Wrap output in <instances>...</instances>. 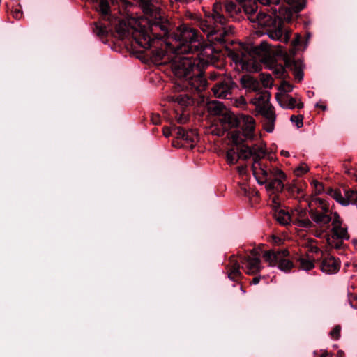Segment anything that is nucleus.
<instances>
[{
  "label": "nucleus",
  "instance_id": "obj_1",
  "mask_svg": "<svg viewBox=\"0 0 357 357\" xmlns=\"http://www.w3.org/2000/svg\"><path fill=\"white\" fill-rule=\"evenodd\" d=\"M212 13L199 22L201 30L207 35L211 42L222 43L225 37L231 33V29L226 27L227 17L239 21L243 17L240 2H216L213 4Z\"/></svg>",
  "mask_w": 357,
  "mask_h": 357
},
{
  "label": "nucleus",
  "instance_id": "obj_2",
  "mask_svg": "<svg viewBox=\"0 0 357 357\" xmlns=\"http://www.w3.org/2000/svg\"><path fill=\"white\" fill-rule=\"evenodd\" d=\"M143 22L145 24H142L140 22L137 27H130L124 20H119L116 31L122 38L131 35L135 44L144 50L153 46L156 39L168 36L167 24L163 23L160 18L152 22L145 20Z\"/></svg>",
  "mask_w": 357,
  "mask_h": 357
},
{
  "label": "nucleus",
  "instance_id": "obj_3",
  "mask_svg": "<svg viewBox=\"0 0 357 357\" xmlns=\"http://www.w3.org/2000/svg\"><path fill=\"white\" fill-rule=\"evenodd\" d=\"M250 149L253 158L252 169L258 183L266 184V189L268 191L281 192L284 188L285 174L270 162L260 161L266 155V149L263 144H255L250 146Z\"/></svg>",
  "mask_w": 357,
  "mask_h": 357
},
{
  "label": "nucleus",
  "instance_id": "obj_4",
  "mask_svg": "<svg viewBox=\"0 0 357 357\" xmlns=\"http://www.w3.org/2000/svg\"><path fill=\"white\" fill-rule=\"evenodd\" d=\"M271 9V13L260 11L255 17L250 16L249 20L265 28L271 39L287 43L290 40L291 33L284 31L282 17L285 20H290L294 11L290 8H282L281 6L278 8L274 7Z\"/></svg>",
  "mask_w": 357,
  "mask_h": 357
},
{
  "label": "nucleus",
  "instance_id": "obj_5",
  "mask_svg": "<svg viewBox=\"0 0 357 357\" xmlns=\"http://www.w3.org/2000/svg\"><path fill=\"white\" fill-rule=\"evenodd\" d=\"M206 38L211 44L204 45L201 40V46L198 51H194L193 53H197L196 56L178 57L173 61L172 68L175 75L179 77L191 78L190 73L195 68L199 71L204 66L213 63L218 59V52L212 45L222 44V43L211 42L207 36ZM225 42V40L222 43Z\"/></svg>",
  "mask_w": 357,
  "mask_h": 357
},
{
  "label": "nucleus",
  "instance_id": "obj_6",
  "mask_svg": "<svg viewBox=\"0 0 357 357\" xmlns=\"http://www.w3.org/2000/svg\"><path fill=\"white\" fill-rule=\"evenodd\" d=\"M270 45L262 41L259 45L252 46L250 44H240L231 50L229 56L235 63L236 67L242 70L252 72L259 68V56H266L271 53Z\"/></svg>",
  "mask_w": 357,
  "mask_h": 357
},
{
  "label": "nucleus",
  "instance_id": "obj_7",
  "mask_svg": "<svg viewBox=\"0 0 357 357\" xmlns=\"http://www.w3.org/2000/svg\"><path fill=\"white\" fill-rule=\"evenodd\" d=\"M173 37L178 44L174 47L176 58L180 54H193L194 51H198L201 46L202 37L192 27L183 24L176 29ZM174 59V61H175Z\"/></svg>",
  "mask_w": 357,
  "mask_h": 357
},
{
  "label": "nucleus",
  "instance_id": "obj_8",
  "mask_svg": "<svg viewBox=\"0 0 357 357\" xmlns=\"http://www.w3.org/2000/svg\"><path fill=\"white\" fill-rule=\"evenodd\" d=\"M271 94L268 91L256 93L250 100L256 107V111L264 118V127L268 132H273L274 129L276 116L273 107L271 105Z\"/></svg>",
  "mask_w": 357,
  "mask_h": 357
},
{
  "label": "nucleus",
  "instance_id": "obj_9",
  "mask_svg": "<svg viewBox=\"0 0 357 357\" xmlns=\"http://www.w3.org/2000/svg\"><path fill=\"white\" fill-rule=\"evenodd\" d=\"M313 222L312 233L314 236L319 238H325L330 232L333 221L338 213L331 211H318L311 209L309 212Z\"/></svg>",
  "mask_w": 357,
  "mask_h": 357
},
{
  "label": "nucleus",
  "instance_id": "obj_10",
  "mask_svg": "<svg viewBox=\"0 0 357 357\" xmlns=\"http://www.w3.org/2000/svg\"><path fill=\"white\" fill-rule=\"evenodd\" d=\"M349 238L348 227L338 213L333 221L330 232L324 239L331 248L340 250L344 248V241L349 240Z\"/></svg>",
  "mask_w": 357,
  "mask_h": 357
},
{
  "label": "nucleus",
  "instance_id": "obj_11",
  "mask_svg": "<svg viewBox=\"0 0 357 357\" xmlns=\"http://www.w3.org/2000/svg\"><path fill=\"white\" fill-rule=\"evenodd\" d=\"M264 261L269 266L277 267L282 271L289 272L294 267L288 250H269L263 254Z\"/></svg>",
  "mask_w": 357,
  "mask_h": 357
},
{
  "label": "nucleus",
  "instance_id": "obj_12",
  "mask_svg": "<svg viewBox=\"0 0 357 357\" xmlns=\"http://www.w3.org/2000/svg\"><path fill=\"white\" fill-rule=\"evenodd\" d=\"M163 135L166 137L174 136L176 140H180L178 144L183 146L192 149L198 141V135L196 130H185L181 127H164L162 129Z\"/></svg>",
  "mask_w": 357,
  "mask_h": 357
},
{
  "label": "nucleus",
  "instance_id": "obj_13",
  "mask_svg": "<svg viewBox=\"0 0 357 357\" xmlns=\"http://www.w3.org/2000/svg\"><path fill=\"white\" fill-rule=\"evenodd\" d=\"M238 126L241 127L242 133L240 132H234L231 133L232 141L235 144H239L244 139H251L254 137V131L255 128V121L254 119L249 115H240V122Z\"/></svg>",
  "mask_w": 357,
  "mask_h": 357
},
{
  "label": "nucleus",
  "instance_id": "obj_14",
  "mask_svg": "<svg viewBox=\"0 0 357 357\" xmlns=\"http://www.w3.org/2000/svg\"><path fill=\"white\" fill-rule=\"evenodd\" d=\"M236 86V83L233 81L232 77L229 75L221 77L213 86L211 91L215 98L229 99Z\"/></svg>",
  "mask_w": 357,
  "mask_h": 357
},
{
  "label": "nucleus",
  "instance_id": "obj_15",
  "mask_svg": "<svg viewBox=\"0 0 357 357\" xmlns=\"http://www.w3.org/2000/svg\"><path fill=\"white\" fill-rule=\"evenodd\" d=\"M326 193L342 206L357 204V191L355 190H344L343 193L339 189L329 188Z\"/></svg>",
  "mask_w": 357,
  "mask_h": 357
},
{
  "label": "nucleus",
  "instance_id": "obj_16",
  "mask_svg": "<svg viewBox=\"0 0 357 357\" xmlns=\"http://www.w3.org/2000/svg\"><path fill=\"white\" fill-rule=\"evenodd\" d=\"M242 268L246 274L255 275L258 273L261 268V261L257 253L251 252L250 254L241 257Z\"/></svg>",
  "mask_w": 357,
  "mask_h": 357
},
{
  "label": "nucleus",
  "instance_id": "obj_17",
  "mask_svg": "<svg viewBox=\"0 0 357 357\" xmlns=\"http://www.w3.org/2000/svg\"><path fill=\"white\" fill-rule=\"evenodd\" d=\"M222 130L215 132L217 135H222L229 129L238 126L240 122V116H236L232 112H225L218 117Z\"/></svg>",
  "mask_w": 357,
  "mask_h": 357
},
{
  "label": "nucleus",
  "instance_id": "obj_18",
  "mask_svg": "<svg viewBox=\"0 0 357 357\" xmlns=\"http://www.w3.org/2000/svg\"><path fill=\"white\" fill-rule=\"evenodd\" d=\"M340 267V261L333 256L324 258L321 264V269L328 274L337 273Z\"/></svg>",
  "mask_w": 357,
  "mask_h": 357
},
{
  "label": "nucleus",
  "instance_id": "obj_19",
  "mask_svg": "<svg viewBox=\"0 0 357 357\" xmlns=\"http://www.w3.org/2000/svg\"><path fill=\"white\" fill-rule=\"evenodd\" d=\"M241 84L244 89L250 91H255L257 93L262 91H266V90H261L260 82L250 75L243 76L241 78Z\"/></svg>",
  "mask_w": 357,
  "mask_h": 357
},
{
  "label": "nucleus",
  "instance_id": "obj_20",
  "mask_svg": "<svg viewBox=\"0 0 357 357\" xmlns=\"http://www.w3.org/2000/svg\"><path fill=\"white\" fill-rule=\"evenodd\" d=\"M227 269L228 277L232 280H236L241 274L240 272V265L234 256L229 257Z\"/></svg>",
  "mask_w": 357,
  "mask_h": 357
},
{
  "label": "nucleus",
  "instance_id": "obj_21",
  "mask_svg": "<svg viewBox=\"0 0 357 357\" xmlns=\"http://www.w3.org/2000/svg\"><path fill=\"white\" fill-rule=\"evenodd\" d=\"M278 102L281 107L289 109H293L295 107L298 109H302L303 107V103L301 101L297 102L296 98L289 96H284L282 99L278 100Z\"/></svg>",
  "mask_w": 357,
  "mask_h": 357
},
{
  "label": "nucleus",
  "instance_id": "obj_22",
  "mask_svg": "<svg viewBox=\"0 0 357 357\" xmlns=\"http://www.w3.org/2000/svg\"><path fill=\"white\" fill-rule=\"evenodd\" d=\"M241 3V10L243 14L245 13L248 18L251 16L255 17V13L257 10V5L252 0H243L240 2Z\"/></svg>",
  "mask_w": 357,
  "mask_h": 357
},
{
  "label": "nucleus",
  "instance_id": "obj_23",
  "mask_svg": "<svg viewBox=\"0 0 357 357\" xmlns=\"http://www.w3.org/2000/svg\"><path fill=\"white\" fill-rule=\"evenodd\" d=\"M98 11L104 20L110 22L112 17L110 15V6L107 0H101L98 5Z\"/></svg>",
  "mask_w": 357,
  "mask_h": 357
},
{
  "label": "nucleus",
  "instance_id": "obj_24",
  "mask_svg": "<svg viewBox=\"0 0 357 357\" xmlns=\"http://www.w3.org/2000/svg\"><path fill=\"white\" fill-rule=\"evenodd\" d=\"M207 109L211 115L220 116L222 114L224 107L223 105L216 100L211 101L207 104Z\"/></svg>",
  "mask_w": 357,
  "mask_h": 357
},
{
  "label": "nucleus",
  "instance_id": "obj_25",
  "mask_svg": "<svg viewBox=\"0 0 357 357\" xmlns=\"http://www.w3.org/2000/svg\"><path fill=\"white\" fill-rule=\"evenodd\" d=\"M190 82L193 87L198 91L204 89L206 86V81L201 73H199L195 78H191Z\"/></svg>",
  "mask_w": 357,
  "mask_h": 357
},
{
  "label": "nucleus",
  "instance_id": "obj_26",
  "mask_svg": "<svg viewBox=\"0 0 357 357\" xmlns=\"http://www.w3.org/2000/svg\"><path fill=\"white\" fill-rule=\"evenodd\" d=\"M112 27L102 22H96L93 31L100 37L107 35L112 31Z\"/></svg>",
  "mask_w": 357,
  "mask_h": 357
},
{
  "label": "nucleus",
  "instance_id": "obj_27",
  "mask_svg": "<svg viewBox=\"0 0 357 357\" xmlns=\"http://www.w3.org/2000/svg\"><path fill=\"white\" fill-rule=\"evenodd\" d=\"M288 5H289L294 13H298L303 10L306 3L305 0H284Z\"/></svg>",
  "mask_w": 357,
  "mask_h": 357
},
{
  "label": "nucleus",
  "instance_id": "obj_28",
  "mask_svg": "<svg viewBox=\"0 0 357 357\" xmlns=\"http://www.w3.org/2000/svg\"><path fill=\"white\" fill-rule=\"evenodd\" d=\"M275 218L277 221L282 225H288L290 222H292L291 215L282 210L279 211L275 214Z\"/></svg>",
  "mask_w": 357,
  "mask_h": 357
},
{
  "label": "nucleus",
  "instance_id": "obj_29",
  "mask_svg": "<svg viewBox=\"0 0 357 357\" xmlns=\"http://www.w3.org/2000/svg\"><path fill=\"white\" fill-rule=\"evenodd\" d=\"M238 154V148H231L227 151L226 157L227 162L229 164H235L240 159Z\"/></svg>",
  "mask_w": 357,
  "mask_h": 357
},
{
  "label": "nucleus",
  "instance_id": "obj_30",
  "mask_svg": "<svg viewBox=\"0 0 357 357\" xmlns=\"http://www.w3.org/2000/svg\"><path fill=\"white\" fill-rule=\"evenodd\" d=\"M298 262L301 268L310 271L314 267V264L312 259L305 257H301L298 259Z\"/></svg>",
  "mask_w": 357,
  "mask_h": 357
},
{
  "label": "nucleus",
  "instance_id": "obj_31",
  "mask_svg": "<svg viewBox=\"0 0 357 357\" xmlns=\"http://www.w3.org/2000/svg\"><path fill=\"white\" fill-rule=\"evenodd\" d=\"M169 100L172 102H178L181 106H186L190 102V99L188 96L185 94H180L169 97Z\"/></svg>",
  "mask_w": 357,
  "mask_h": 357
},
{
  "label": "nucleus",
  "instance_id": "obj_32",
  "mask_svg": "<svg viewBox=\"0 0 357 357\" xmlns=\"http://www.w3.org/2000/svg\"><path fill=\"white\" fill-rule=\"evenodd\" d=\"M306 217L307 216L305 210L302 208H297L291 213L292 223L294 224L296 222H298V220H302Z\"/></svg>",
  "mask_w": 357,
  "mask_h": 357
},
{
  "label": "nucleus",
  "instance_id": "obj_33",
  "mask_svg": "<svg viewBox=\"0 0 357 357\" xmlns=\"http://www.w3.org/2000/svg\"><path fill=\"white\" fill-rule=\"evenodd\" d=\"M238 154L240 159L246 160L250 157H252L250 146L245 145H243L240 148H238Z\"/></svg>",
  "mask_w": 357,
  "mask_h": 357
},
{
  "label": "nucleus",
  "instance_id": "obj_34",
  "mask_svg": "<svg viewBox=\"0 0 357 357\" xmlns=\"http://www.w3.org/2000/svg\"><path fill=\"white\" fill-rule=\"evenodd\" d=\"M312 202L320 207V209H318V211H331L329 208L328 204L324 199L316 197L312 199Z\"/></svg>",
  "mask_w": 357,
  "mask_h": 357
},
{
  "label": "nucleus",
  "instance_id": "obj_35",
  "mask_svg": "<svg viewBox=\"0 0 357 357\" xmlns=\"http://www.w3.org/2000/svg\"><path fill=\"white\" fill-rule=\"evenodd\" d=\"M294 225L302 228H312V229H313L312 220H310L307 217L298 220V222H296V223H294Z\"/></svg>",
  "mask_w": 357,
  "mask_h": 357
},
{
  "label": "nucleus",
  "instance_id": "obj_36",
  "mask_svg": "<svg viewBox=\"0 0 357 357\" xmlns=\"http://www.w3.org/2000/svg\"><path fill=\"white\" fill-rule=\"evenodd\" d=\"M306 247L308 248V251L312 253L318 254L321 252V250L317 246V243L314 240L308 241Z\"/></svg>",
  "mask_w": 357,
  "mask_h": 357
},
{
  "label": "nucleus",
  "instance_id": "obj_37",
  "mask_svg": "<svg viewBox=\"0 0 357 357\" xmlns=\"http://www.w3.org/2000/svg\"><path fill=\"white\" fill-rule=\"evenodd\" d=\"M309 168L306 164H301L299 167L295 169L294 172L296 176H301L307 173Z\"/></svg>",
  "mask_w": 357,
  "mask_h": 357
},
{
  "label": "nucleus",
  "instance_id": "obj_38",
  "mask_svg": "<svg viewBox=\"0 0 357 357\" xmlns=\"http://www.w3.org/2000/svg\"><path fill=\"white\" fill-rule=\"evenodd\" d=\"M290 119H291V122H293L296 124V126L298 128H301L303 125V117L302 115H298V116L292 115L291 116Z\"/></svg>",
  "mask_w": 357,
  "mask_h": 357
},
{
  "label": "nucleus",
  "instance_id": "obj_39",
  "mask_svg": "<svg viewBox=\"0 0 357 357\" xmlns=\"http://www.w3.org/2000/svg\"><path fill=\"white\" fill-rule=\"evenodd\" d=\"M165 56V52L161 50H157L153 52L154 60L156 62H161Z\"/></svg>",
  "mask_w": 357,
  "mask_h": 357
},
{
  "label": "nucleus",
  "instance_id": "obj_40",
  "mask_svg": "<svg viewBox=\"0 0 357 357\" xmlns=\"http://www.w3.org/2000/svg\"><path fill=\"white\" fill-rule=\"evenodd\" d=\"M272 77L270 75H263L261 78V82L265 88L271 87L272 85Z\"/></svg>",
  "mask_w": 357,
  "mask_h": 357
},
{
  "label": "nucleus",
  "instance_id": "obj_41",
  "mask_svg": "<svg viewBox=\"0 0 357 357\" xmlns=\"http://www.w3.org/2000/svg\"><path fill=\"white\" fill-rule=\"evenodd\" d=\"M312 185L316 194H321L324 191V185L317 181H313Z\"/></svg>",
  "mask_w": 357,
  "mask_h": 357
},
{
  "label": "nucleus",
  "instance_id": "obj_42",
  "mask_svg": "<svg viewBox=\"0 0 357 357\" xmlns=\"http://www.w3.org/2000/svg\"><path fill=\"white\" fill-rule=\"evenodd\" d=\"M341 327L340 326H335L330 332V335L333 339L337 340L340 337Z\"/></svg>",
  "mask_w": 357,
  "mask_h": 357
},
{
  "label": "nucleus",
  "instance_id": "obj_43",
  "mask_svg": "<svg viewBox=\"0 0 357 357\" xmlns=\"http://www.w3.org/2000/svg\"><path fill=\"white\" fill-rule=\"evenodd\" d=\"M262 5L265 6H271L273 5L274 6H279L281 0H257Z\"/></svg>",
  "mask_w": 357,
  "mask_h": 357
},
{
  "label": "nucleus",
  "instance_id": "obj_44",
  "mask_svg": "<svg viewBox=\"0 0 357 357\" xmlns=\"http://www.w3.org/2000/svg\"><path fill=\"white\" fill-rule=\"evenodd\" d=\"M225 76H229V75H225V74L218 73L213 71V72L209 73L208 78L210 80L216 81V82H217L218 81V79H220L221 77H225Z\"/></svg>",
  "mask_w": 357,
  "mask_h": 357
},
{
  "label": "nucleus",
  "instance_id": "obj_45",
  "mask_svg": "<svg viewBox=\"0 0 357 357\" xmlns=\"http://www.w3.org/2000/svg\"><path fill=\"white\" fill-rule=\"evenodd\" d=\"M281 89L283 91L288 93L293 90V86L289 83L284 82L281 85Z\"/></svg>",
  "mask_w": 357,
  "mask_h": 357
},
{
  "label": "nucleus",
  "instance_id": "obj_46",
  "mask_svg": "<svg viewBox=\"0 0 357 357\" xmlns=\"http://www.w3.org/2000/svg\"><path fill=\"white\" fill-rule=\"evenodd\" d=\"M12 15L15 19L20 20L22 17V12L20 9H15L12 11Z\"/></svg>",
  "mask_w": 357,
  "mask_h": 357
},
{
  "label": "nucleus",
  "instance_id": "obj_47",
  "mask_svg": "<svg viewBox=\"0 0 357 357\" xmlns=\"http://www.w3.org/2000/svg\"><path fill=\"white\" fill-rule=\"evenodd\" d=\"M151 121L153 124H159L160 123V119L159 115H152Z\"/></svg>",
  "mask_w": 357,
  "mask_h": 357
},
{
  "label": "nucleus",
  "instance_id": "obj_48",
  "mask_svg": "<svg viewBox=\"0 0 357 357\" xmlns=\"http://www.w3.org/2000/svg\"><path fill=\"white\" fill-rule=\"evenodd\" d=\"M301 37L299 35H296V38L292 40L291 44L294 47H296L300 44Z\"/></svg>",
  "mask_w": 357,
  "mask_h": 357
},
{
  "label": "nucleus",
  "instance_id": "obj_49",
  "mask_svg": "<svg viewBox=\"0 0 357 357\" xmlns=\"http://www.w3.org/2000/svg\"><path fill=\"white\" fill-rule=\"evenodd\" d=\"M260 280H261V277L260 276L255 277L252 280V281L250 282V284L256 285V284H257L260 282Z\"/></svg>",
  "mask_w": 357,
  "mask_h": 357
},
{
  "label": "nucleus",
  "instance_id": "obj_50",
  "mask_svg": "<svg viewBox=\"0 0 357 357\" xmlns=\"http://www.w3.org/2000/svg\"><path fill=\"white\" fill-rule=\"evenodd\" d=\"M177 121H178L179 123H185L187 121V118H186L185 116H180L178 118Z\"/></svg>",
  "mask_w": 357,
  "mask_h": 357
},
{
  "label": "nucleus",
  "instance_id": "obj_51",
  "mask_svg": "<svg viewBox=\"0 0 357 357\" xmlns=\"http://www.w3.org/2000/svg\"><path fill=\"white\" fill-rule=\"evenodd\" d=\"M303 74L301 71H298L296 74V78L298 81H301L303 79Z\"/></svg>",
  "mask_w": 357,
  "mask_h": 357
},
{
  "label": "nucleus",
  "instance_id": "obj_52",
  "mask_svg": "<svg viewBox=\"0 0 357 357\" xmlns=\"http://www.w3.org/2000/svg\"><path fill=\"white\" fill-rule=\"evenodd\" d=\"M319 357H333V356L331 354H329L328 351H322V353L321 354V355Z\"/></svg>",
  "mask_w": 357,
  "mask_h": 357
},
{
  "label": "nucleus",
  "instance_id": "obj_53",
  "mask_svg": "<svg viewBox=\"0 0 357 357\" xmlns=\"http://www.w3.org/2000/svg\"><path fill=\"white\" fill-rule=\"evenodd\" d=\"M280 154L284 157H289V151H285V150H282L281 152H280Z\"/></svg>",
  "mask_w": 357,
  "mask_h": 357
},
{
  "label": "nucleus",
  "instance_id": "obj_54",
  "mask_svg": "<svg viewBox=\"0 0 357 357\" xmlns=\"http://www.w3.org/2000/svg\"><path fill=\"white\" fill-rule=\"evenodd\" d=\"M351 243L354 247V249L357 251V238H353Z\"/></svg>",
  "mask_w": 357,
  "mask_h": 357
},
{
  "label": "nucleus",
  "instance_id": "obj_55",
  "mask_svg": "<svg viewBox=\"0 0 357 357\" xmlns=\"http://www.w3.org/2000/svg\"><path fill=\"white\" fill-rule=\"evenodd\" d=\"M316 107H319L322 108L323 109H326V106L321 105H319V103H317Z\"/></svg>",
  "mask_w": 357,
  "mask_h": 357
},
{
  "label": "nucleus",
  "instance_id": "obj_56",
  "mask_svg": "<svg viewBox=\"0 0 357 357\" xmlns=\"http://www.w3.org/2000/svg\"><path fill=\"white\" fill-rule=\"evenodd\" d=\"M123 3H124L126 5H131V3L128 1V0H121Z\"/></svg>",
  "mask_w": 357,
  "mask_h": 357
},
{
  "label": "nucleus",
  "instance_id": "obj_57",
  "mask_svg": "<svg viewBox=\"0 0 357 357\" xmlns=\"http://www.w3.org/2000/svg\"><path fill=\"white\" fill-rule=\"evenodd\" d=\"M276 199L275 197H274V198H273V202H276V199Z\"/></svg>",
  "mask_w": 357,
  "mask_h": 357
},
{
  "label": "nucleus",
  "instance_id": "obj_58",
  "mask_svg": "<svg viewBox=\"0 0 357 357\" xmlns=\"http://www.w3.org/2000/svg\"><path fill=\"white\" fill-rule=\"evenodd\" d=\"M241 102H244V99H241Z\"/></svg>",
  "mask_w": 357,
  "mask_h": 357
}]
</instances>
